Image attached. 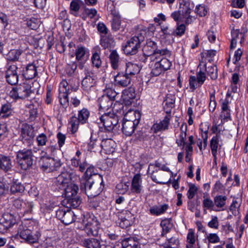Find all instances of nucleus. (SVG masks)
I'll list each match as a JSON object with an SVG mask.
<instances>
[{
  "mask_svg": "<svg viewBox=\"0 0 248 248\" xmlns=\"http://www.w3.org/2000/svg\"><path fill=\"white\" fill-rule=\"evenodd\" d=\"M104 186L101 175L98 174L91 175L88 179L82 180L80 189L88 197L93 198L98 195L102 191Z\"/></svg>",
  "mask_w": 248,
  "mask_h": 248,
  "instance_id": "nucleus-1",
  "label": "nucleus"
},
{
  "mask_svg": "<svg viewBox=\"0 0 248 248\" xmlns=\"http://www.w3.org/2000/svg\"><path fill=\"white\" fill-rule=\"evenodd\" d=\"M55 184L59 189L63 190L64 197H70L76 196L78 190V186L71 182V173L65 171L56 178Z\"/></svg>",
  "mask_w": 248,
  "mask_h": 248,
  "instance_id": "nucleus-2",
  "label": "nucleus"
},
{
  "mask_svg": "<svg viewBox=\"0 0 248 248\" xmlns=\"http://www.w3.org/2000/svg\"><path fill=\"white\" fill-rule=\"evenodd\" d=\"M145 62H158L161 56L169 54L167 49H157L156 44L154 42H149L143 48Z\"/></svg>",
  "mask_w": 248,
  "mask_h": 248,
  "instance_id": "nucleus-3",
  "label": "nucleus"
},
{
  "mask_svg": "<svg viewBox=\"0 0 248 248\" xmlns=\"http://www.w3.org/2000/svg\"><path fill=\"white\" fill-rule=\"evenodd\" d=\"M32 93L31 84L25 82L13 88L9 93V96L14 100L25 99L30 96Z\"/></svg>",
  "mask_w": 248,
  "mask_h": 248,
  "instance_id": "nucleus-4",
  "label": "nucleus"
},
{
  "mask_svg": "<svg viewBox=\"0 0 248 248\" xmlns=\"http://www.w3.org/2000/svg\"><path fill=\"white\" fill-rule=\"evenodd\" d=\"M32 152L30 149L19 150L16 153V159L18 165L24 170L31 168L33 162Z\"/></svg>",
  "mask_w": 248,
  "mask_h": 248,
  "instance_id": "nucleus-5",
  "label": "nucleus"
},
{
  "mask_svg": "<svg viewBox=\"0 0 248 248\" xmlns=\"http://www.w3.org/2000/svg\"><path fill=\"white\" fill-rule=\"evenodd\" d=\"M31 222L25 221L19 226L18 234L20 237L28 243H34L38 240L37 236L32 234L31 230Z\"/></svg>",
  "mask_w": 248,
  "mask_h": 248,
  "instance_id": "nucleus-6",
  "label": "nucleus"
},
{
  "mask_svg": "<svg viewBox=\"0 0 248 248\" xmlns=\"http://www.w3.org/2000/svg\"><path fill=\"white\" fill-rule=\"evenodd\" d=\"M99 230V222L94 216L87 218V222L85 224L84 231L88 236H98Z\"/></svg>",
  "mask_w": 248,
  "mask_h": 248,
  "instance_id": "nucleus-7",
  "label": "nucleus"
},
{
  "mask_svg": "<svg viewBox=\"0 0 248 248\" xmlns=\"http://www.w3.org/2000/svg\"><path fill=\"white\" fill-rule=\"evenodd\" d=\"M34 137V129L29 124H23L21 129V138L23 143L30 146L33 142Z\"/></svg>",
  "mask_w": 248,
  "mask_h": 248,
  "instance_id": "nucleus-8",
  "label": "nucleus"
},
{
  "mask_svg": "<svg viewBox=\"0 0 248 248\" xmlns=\"http://www.w3.org/2000/svg\"><path fill=\"white\" fill-rule=\"evenodd\" d=\"M16 223V217L13 215L4 214L0 220V232L4 233Z\"/></svg>",
  "mask_w": 248,
  "mask_h": 248,
  "instance_id": "nucleus-9",
  "label": "nucleus"
},
{
  "mask_svg": "<svg viewBox=\"0 0 248 248\" xmlns=\"http://www.w3.org/2000/svg\"><path fill=\"white\" fill-rule=\"evenodd\" d=\"M57 217L65 225H68L73 222L74 220V213L70 210L65 211L60 209L56 212Z\"/></svg>",
  "mask_w": 248,
  "mask_h": 248,
  "instance_id": "nucleus-10",
  "label": "nucleus"
},
{
  "mask_svg": "<svg viewBox=\"0 0 248 248\" xmlns=\"http://www.w3.org/2000/svg\"><path fill=\"white\" fill-rule=\"evenodd\" d=\"M140 47V44L132 37L126 42L123 50L125 54L133 55L138 52Z\"/></svg>",
  "mask_w": 248,
  "mask_h": 248,
  "instance_id": "nucleus-11",
  "label": "nucleus"
},
{
  "mask_svg": "<svg viewBox=\"0 0 248 248\" xmlns=\"http://www.w3.org/2000/svg\"><path fill=\"white\" fill-rule=\"evenodd\" d=\"M17 67L15 64L9 66L5 73V78L7 82L11 85L16 84L18 80L17 75Z\"/></svg>",
  "mask_w": 248,
  "mask_h": 248,
  "instance_id": "nucleus-12",
  "label": "nucleus"
},
{
  "mask_svg": "<svg viewBox=\"0 0 248 248\" xmlns=\"http://www.w3.org/2000/svg\"><path fill=\"white\" fill-rule=\"evenodd\" d=\"M167 115L164 119L159 123L155 124L152 127L154 133L165 130L168 129L170 119L171 118L170 111H167Z\"/></svg>",
  "mask_w": 248,
  "mask_h": 248,
  "instance_id": "nucleus-13",
  "label": "nucleus"
},
{
  "mask_svg": "<svg viewBox=\"0 0 248 248\" xmlns=\"http://www.w3.org/2000/svg\"><path fill=\"white\" fill-rule=\"evenodd\" d=\"M46 154V153L42 151V156L39 161V164L41 169L45 172H52V168L50 167L51 163H53L52 162V157L47 156H45Z\"/></svg>",
  "mask_w": 248,
  "mask_h": 248,
  "instance_id": "nucleus-14",
  "label": "nucleus"
},
{
  "mask_svg": "<svg viewBox=\"0 0 248 248\" xmlns=\"http://www.w3.org/2000/svg\"><path fill=\"white\" fill-rule=\"evenodd\" d=\"M124 103L126 106L132 104L133 100L136 97L135 90L133 87H129L124 90L122 94Z\"/></svg>",
  "mask_w": 248,
  "mask_h": 248,
  "instance_id": "nucleus-15",
  "label": "nucleus"
},
{
  "mask_svg": "<svg viewBox=\"0 0 248 248\" xmlns=\"http://www.w3.org/2000/svg\"><path fill=\"white\" fill-rule=\"evenodd\" d=\"M142 189V178L140 174H135L132 180L131 191L132 193L140 194Z\"/></svg>",
  "mask_w": 248,
  "mask_h": 248,
  "instance_id": "nucleus-16",
  "label": "nucleus"
},
{
  "mask_svg": "<svg viewBox=\"0 0 248 248\" xmlns=\"http://www.w3.org/2000/svg\"><path fill=\"white\" fill-rule=\"evenodd\" d=\"M166 241L163 245L164 248H178L180 242L178 237V234L174 232L171 235H168Z\"/></svg>",
  "mask_w": 248,
  "mask_h": 248,
  "instance_id": "nucleus-17",
  "label": "nucleus"
},
{
  "mask_svg": "<svg viewBox=\"0 0 248 248\" xmlns=\"http://www.w3.org/2000/svg\"><path fill=\"white\" fill-rule=\"evenodd\" d=\"M62 203L64 206L68 208H76L78 207L81 203L80 198L77 195L70 197H66L63 200Z\"/></svg>",
  "mask_w": 248,
  "mask_h": 248,
  "instance_id": "nucleus-18",
  "label": "nucleus"
},
{
  "mask_svg": "<svg viewBox=\"0 0 248 248\" xmlns=\"http://www.w3.org/2000/svg\"><path fill=\"white\" fill-rule=\"evenodd\" d=\"M140 119V113L134 110H129L124 115L123 120L131 121L135 124L138 125Z\"/></svg>",
  "mask_w": 248,
  "mask_h": 248,
  "instance_id": "nucleus-19",
  "label": "nucleus"
},
{
  "mask_svg": "<svg viewBox=\"0 0 248 248\" xmlns=\"http://www.w3.org/2000/svg\"><path fill=\"white\" fill-rule=\"evenodd\" d=\"M111 14L112 16L111 23V30L113 31H117L121 28V16L115 10H112Z\"/></svg>",
  "mask_w": 248,
  "mask_h": 248,
  "instance_id": "nucleus-20",
  "label": "nucleus"
},
{
  "mask_svg": "<svg viewBox=\"0 0 248 248\" xmlns=\"http://www.w3.org/2000/svg\"><path fill=\"white\" fill-rule=\"evenodd\" d=\"M160 226L162 227V232L161 236L167 237L168 235H171L175 232L172 230V224L169 219H164L161 221Z\"/></svg>",
  "mask_w": 248,
  "mask_h": 248,
  "instance_id": "nucleus-21",
  "label": "nucleus"
},
{
  "mask_svg": "<svg viewBox=\"0 0 248 248\" xmlns=\"http://www.w3.org/2000/svg\"><path fill=\"white\" fill-rule=\"evenodd\" d=\"M102 133L101 135L102 138V141L100 144L101 147V150L100 151V154L101 155L104 157V159L107 160L108 158V136L107 132H101Z\"/></svg>",
  "mask_w": 248,
  "mask_h": 248,
  "instance_id": "nucleus-22",
  "label": "nucleus"
},
{
  "mask_svg": "<svg viewBox=\"0 0 248 248\" xmlns=\"http://www.w3.org/2000/svg\"><path fill=\"white\" fill-rule=\"evenodd\" d=\"M23 76L27 79H32L37 75V67L33 63L28 64L23 72Z\"/></svg>",
  "mask_w": 248,
  "mask_h": 248,
  "instance_id": "nucleus-23",
  "label": "nucleus"
},
{
  "mask_svg": "<svg viewBox=\"0 0 248 248\" xmlns=\"http://www.w3.org/2000/svg\"><path fill=\"white\" fill-rule=\"evenodd\" d=\"M199 71L196 74V79L199 86H201L205 80H206V77L204 73V70H206V63L204 62H200L198 66Z\"/></svg>",
  "mask_w": 248,
  "mask_h": 248,
  "instance_id": "nucleus-24",
  "label": "nucleus"
},
{
  "mask_svg": "<svg viewBox=\"0 0 248 248\" xmlns=\"http://www.w3.org/2000/svg\"><path fill=\"white\" fill-rule=\"evenodd\" d=\"M227 198L225 196L217 195L214 198V203L216 212L223 211L226 204Z\"/></svg>",
  "mask_w": 248,
  "mask_h": 248,
  "instance_id": "nucleus-25",
  "label": "nucleus"
},
{
  "mask_svg": "<svg viewBox=\"0 0 248 248\" xmlns=\"http://www.w3.org/2000/svg\"><path fill=\"white\" fill-rule=\"evenodd\" d=\"M122 131L123 133L127 136L132 135L138 125L132 123L131 121L123 120Z\"/></svg>",
  "mask_w": 248,
  "mask_h": 248,
  "instance_id": "nucleus-26",
  "label": "nucleus"
},
{
  "mask_svg": "<svg viewBox=\"0 0 248 248\" xmlns=\"http://www.w3.org/2000/svg\"><path fill=\"white\" fill-rule=\"evenodd\" d=\"M99 112L100 114L101 112H105L108 110V94L106 92V94L99 98Z\"/></svg>",
  "mask_w": 248,
  "mask_h": 248,
  "instance_id": "nucleus-27",
  "label": "nucleus"
},
{
  "mask_svg": "<svg viewBox=\"0 0 248 248\" xmlns=\"http://www.w3.org/2000/svg\"><path fill=\"white\" fill-rule=\"evenodd\" d=\"M125 216H122L119 222V225L122 228H126L131 225L133 218V216L129 211H125Z\"/></svg>",
  "mask_w": 248,
  "mask_h": 248,
  "instance_id": "nucleus-28",
  "label": "nucleus"
},
{
  "mask_svg": "<svg viewBox=\"0 0 248 248\" xmlns=\"http://www.w3.org/2000/svg\"><path fill=\"white\" fill-rule=\"evenodd\" d=\"M109 62L111 66L114 70L119 68L121 60L119 55L116 50H113L109 54Z\"/></svg>",
  "mask_w": 248,
  "mask_h": 248,
  "instance_id": "nucleus-29",
  "label": "nucleus"
},
{
  "mask_svg": "<svg viewBox=\"0 0 248 248\" xmlns=\"http://www.w3.org/2000/svg\"><path fill=\"white\" fill-rule=\"evenodd\" d=\"M147 33V29L142 26H138L137 27L135 35L132 37L135 40L141 44L145 39Z\"/></svg>",
  "mask_w": 248,
  "mask_h": 248,
  "instance_id": "nucleus-30",
  "label": "nucleus"
},
{
  "mask_svg": "<svg viewBox=\"0 0 248 248\" xmlns=\"http://www.w3.org/2000/svg\"><path fill=\"white\" fill-rule=\"evenodd\" d=\"M115 81L122 86H126L130 83V77L126 74L118 73L116 76H113Z\"/></svg>",
  "mask_w": 248,
  "mask_h": 248,
  "instance_id": "nucleus-31",
  "label": "nucleus"
},
{
  "mask_svg": "<svg viewBox=\"0 0 248 248\" xmlns=\"http://www.w3.org/2000/svg\"><path fill=\"white\" fill-rule=\"evenodd\" d=\"M140 71V67L136 64L128 62L126 63L125 68V74L131 77L139 73Z\"/></svg>",
  "mask_w": 248,
  "mask_h": 248,
  "instance_id": "nucleus-32",
  "label": "nucleus"
},
{
  "mask_svg": "<svg viewBox=\"0 0 248 248\" xmlns=\"http://www.w3.org/2000/svg\"><path fill=\"white\" fill-rule=\"evenodd\" d=\"M169 205L163 204L159 206L155 205L150 209V212L153 215L158 216L164 214L169 208Z\"/></svg>",
  "mask_w": 248,
  "mask_h": 248,
  "instance_id": "nucleus-33",
  "label": "nucleus"
},
{
  "mask_svg": "<svg viewBox=\"0 0 248 248\" xmlns=\"http://www.w3.org/2000/svg\"><path fill=\"white\" fill-rule=\"evenodd\" d=\"M82 245L86 248H100V243L95 238L85 239L82 241Z\"/></svg>",
  "mask_w": 248,
  "mask_h": 248,
  "instance_id": "nucleus-34",
  "label": "nucleus"
},
{
  "mask_svg": "<svg viewBox=\"0 0 248 248\" xmlns=\"http://www.w3.org/2000/svg\"><path fill=\"white\" fill-rule=\"evenodd\" d=\"M122 245L123 248H140L139 242L132 238H126L123 240Z\"/></svg>",
  "mask_w": 248,
  "mask_h": 248,
  "instance_id": "nucleus-35",
  "label": "nucleus"
},
{
  "mask_svg": "<svg viewBox=\"0 0 248 248\" xmlns=\"http://www.w3.org/2000/svg\"><path fill=\"white\" fill-rule=\"evenodd\" d=\"M12 167L11 160L9 157L0 155V169L7 171Z\"/></svg>",
  "mask_w": 248,
  "mask_h": 248,
  "instance_id": "nucleus-36",
  "label": "nucleus"
},
{
  "mask_svg": "<svg viewBox=\"0 0 248 248\" xmlns=\"http://www.w3.org/2000/svg\"><path fill=\"white\" fill-rule=\"evenodd\" d=\"M219 136L217 135L212 138L210 141V147L212 154L214 156V160L216 162L217 150L218 148Z\"/></svg>",
  "mask_w": 248,
  "mask_h": 248,
  "instance_id": "nucleus-37",
  "label": "nucleus"
},
{
  "mask_svg": "<svg viewBox=\"0 0 248 248\" xmlns=\"http://www.w3.org/2000/svg\"><path fill=\"white\" fill-rule=\"evenodd\" d=\"M102 113L104 114L100 118L101 121V124L99 126L100 131L101 132H107L108 130V126L106 125V123L108 120V112L105 111V112H101Z\"/></svg>",
  "mask_w": 248,
  "mask_h": 248,
  "instance_id": "nucleus-38",
  "label": "nucleus"
},
{
  "mask_svg": "<svg viewBox=\"0 0 248 248\" xmlns=\"http://www.w3.org/2000/svg\"><path fill=\"white\" fill-rule=\"evenodd\" d=\"M13 109L10 104L6 103L2 105L0 110V116L2 118H6L12 114Z\"/></svg>",
  "mask_w": 248,
  "mask_h": 248,
  "instance_id": "nucleus-39",
  "label": "nucleus"
},
{
  "mask_svg": "<svg viewBox=\"0 0 248 248\" xmlns=\"http://www.w3.org/2000/svg\"><path fill=\"white\" fill-rule=\"evenodd\" d=\"M118 122V117L116 114L109 116V122L111 123V125H109V128H111L112 132L114 133L117 132L120 127Z\"/></svg>",
  "mask_w": 248,
  "mask_h": 248,
  "instance_id": "nucleus-40",
  "label": "nucleus"
},
{
  "mask_svg": "<svg viewBox=\"0 0 248 248\" xmlns=\"http://www.w3.org/2000/svg\"><path fill=\"white\" fill-rule=\"evenodd\" d=\"M163 173L160 172H158L157 170H153L152 173H151V177L152 180L158 184H166L168 183L167 181H163L162 176Z\"/></svg>",
  "mask_w": 248,
  "mask_h": 248,
  "instance_id": "nucleus-41",
  "label": "nucleus"
},
{
  "mask_svg": "<svg viewBox=\"0 0 248 248\" xmlns=\"http://www.w3.org/2000/svg\"><path fill=\"white\" fill-rule=\"evenodd\" d=\"M186 128L187 126L186 125L185 126V127H184L183 125L181 126V133L179 136V139L176 140V141L178 146H184L185 144V139L186 136Z\"/></svg>",
  "mask_w": 248,
  "mask_h": 248,
  "instance_id": "nucleus-42",
  "label": "nucleus"
},
{
  "mask_svg": "<svg viewBox=\"0 0 248 248\" xmlns=\"http://www.w3.org/2000/svg\"><path fill=\"white\" fill-rule=\"evenodd\" d=\"M90 112L86 108H83L78 111V118L80 124H84L86 123L89 117Z\"/></svg>",
  "mask_w": 248,
  "mask_h": 248,
  "instance_id": "nucleus-43",
  "label": "nucleus"
},
{
  "mask_svg": "<svg viewBox=\"0 0 248 248\" xmlns=\"http://www.w3.org/2000/svg\"><path fill=\"white\" fill-rule=\"evenodd\" d=\"M41 25L40 19L32 17L27 21V25L31 29L36 30Z\"/></svg>",
  "mask_w": 248,
  "mask_h": 248,
  "instance_id": "nucleus-44",
  "label": "nucleus"
},
{
  "mask_svg": "<svg viewBox=\"0 0 248 248\" xmlns=\"http://www.w3.org/2000/svg\"><path fill=\"white\" fill-rule=\"evenodd\" d=\"M21 52L17 49L10 50L7 55V60L9 61L15 62L17 61L20 56Z\"/></svg>",
  "mask_w": 248,
  "mask_h": 248,
  "instance_id": "nucleus-45",
  "label": "nucleus"
},
{
  "mask_svg": "<svg viewBox=\"0 0 248 248\" xmlns=\"http://www.w3.org/2000/svg\"><path fill=\"white\" fill-rule=\"evenodd\" d=\"M179 11L183 16H187L191 13V9L189 7V3L188 2L181 3L180 4Z\"/></svg>",
  "mask_w": 248,
  "mask_h": 248,
  "instance_id": "nucleus-46",
  "label": "nucleus"
},
{
  "mask_svg": "<svg viewBox=\"0 0 248 248\" xmlns=\"http://www.w3.org/2000/svg\"><path fill=\"white\" fill-rule=\"evenodd\" d=\"M206 71L207 75L210 77L212 79H216L217 78V70L216 65H211L206 67Z\"/></svg>",
  "mask_w": 248,
  "mask_h": 248,
  "instance_id": "nucleus-47",
  "label": "nucleus"
},
{
  "mask_svg": "<svg viewBox=\"0 0 248 248\" xmlns=\"http://www.w3.org/2000/svg\"><path fill=\"white\" fill-rule=\"evenodd\" d=\"M94 79L90 75H87L82 81V85L85 89H87L93 86Z\"/></svg>",
  "mask_w": 248,
  "mask_h": 248,
  "instance_id": "nucleus-48",
  "label": "nucleus"
},
{
  "mask_svg": "<svg viewBox=\"0 0 248 248\" xmlns=\"http://www.w3.org/2000/svg\"><path fill=\"white\" fill-rule=\"evenodd\" d=\"M230 96V93H227V97ZM229 104V100L227 98H226L222 102L221 108L222 110V112L225 113L226 115H224V117L226 118H228L230 117V110L229 108L228 105Z\"/></svg>",
  "mask_w": 248,
  "mask_h": 248,
  "instance_id": "nucleus-49",
  "label": "nucleus"
},
{
  "mask_svg": "<svg viewBox=\"0 0 248 248\" xmlns=\"http://www.w3.org/2000/svg\"><path fill=\"white\" fill-rule=\"evenodd\" d=\"M25 187L21 183L14 182L11 186V191L13 193L22 192L24 191Z\"/></svg>",
  "mask_w": 248,
  "mask_h": 248,
  "instance_id": "nucleus-50",
  "label": "nucleus"
},
{
  "mask_svg": "<svg viewBox=\"0 0 248 248\" xmlns=\"http://www.w3.org/2000/svg\"><path fill=\"white\" fill-rule=\"evenodd\" d=\"M177 26L175 31H172V35L176 36H181L186 31V26L184 24H177Z\"/></svg>",
  "mask_w": 248,
  "mask_h": 248,
  "instance_id": "nucleus-51",
  "label": "nucleus"
},
{
  "mask_svg": "<svg viewBox=\"0 0 248 248\" xmlns=\"http://www.w3.org/2000/svg\"><path fill=\"white\" fill-rule=\"evenodd\" d=\"M203 207L207 209L215 211L214 201H213L209 198H204L202 202Z\"/></svg>",
  "mask_w": 248,
  "mask_h": 248,
  "instance_id": "nucleus-52",
  "label": "nucleus"
},
{
  "mask_svg": "<svg viewBox=\"0 0 248 248\" xmlns=\"http://www.w3.org/2000/svg\"><path fill=\"white\" fill-rule=\"evenodd\" d=\"M129 189V186L126 183L120 182L116 186V190L119 194L125 193Z\"/></svg>",
  "mask_w": 248,
  "mask_h": 248,
  "instance_id": "nucleus-53",
  "label": "nucleus"
},
{
  "mask_svg": "<svg viewBox=\"0 0 248 248\" xmlns=\"http://www.w3.org/2000/svg\"><path fill=\"white\" fill-rule=\"evenodd\" d=\"M71 126V131L73 133L77 132L79 124L80 123L79 120L76 116H72L70 118L69 122Z\"/></svg>",
  "mask_w": 248,
  "mask_h": 248,
  "instance_id": "nucleus-54",
  "label": "nucleus"
},
{
  "mask_svg": "<svg viewBox=\"0 0 248 248\" xmlns=\"http://www.w3.org/2000/svg\"><path fill=\"white\" fill-rule=\"evenodd\" d=\"M68 93H59V98L61 105L63 108H66L69 105Z\"/></svg>",
  "mask_w": 248,
  "mask_h": 248,
  "instance_id": "nucleus-55",
  "label": "nucleus"
},
{
  "mask_svg": "<svg viewBox=\"0 0 248 248\" xmlns=\"http://www.w3.org/2000/svg\"><path fill=\"white\" fill-rule=\"evenodd\" d=\"M164 71L168 70L171 65V62L166 58H162L157 62Z\"/></svg>",
  "mask_w": 248,
  "mask_h": 248,
  "instance_id": "nucleus-56",
  "label": "nucleus"
},
{
  "mask_svg": "<svg viewBox=\"0 0 248 248\" xmlns=\"http://www.w3.org/2000/svg\"><path fill=\"white\" fill-rule=\"evenodd\" d=\"M69 89L70 86L67 81L65 80H62L60 84L59 93L69 94Z\"/></svg>",
  "mask_w": 248,
  "mask_h": 248,
  "instance_id": "nucleus-57",
  "label": "nucleus"
},
{
  "mask_svg": "<svg viewBox=\"0 0 248 248\" xmlns=\"http://www.w3.org/2000/svg\"><path fill=\"white\" fill-rule=\"evenodd\" d=\"M195 12L200 16H204L207 13V10L204 5H199L196 7Z\"/></svg>",
  "mask_w": 248,
  "mask_h": 248,
  "instance_id": "nucleus-58",
  "label": "nucleus"
},
{
  "mask_svg": "<svg viewBox=\"0 0 248 248\" xmlns=\"http://www.w3.org/2000/svg\"><path fill=\"white\" fill-rule=\"evenodd\" d=\"M84 14L90 19L94 18L97 14V10L94 8H85L84 11Z\"/></svg>",
  "mask_w": 248,
  "mask_h": 248,
  "instance_id": "nucleus-59",
  "label": "nucleus"
},
{
  "mask_svg": "<svg viewBox=\"0 0 248 248\" xmlns=\"http://www.w3.org/2000/svg\"><path fill=\"white\" fill-rule=\"evenodd\" d=\"M164 72V70L162 69V67H161V66L156 62L155 64L154 67L152 70L151 74L154 76H158Z\"/></svg>",
  "mask_w": 248,
  "mask_h": 248,
  "instance_id": "nucleus-60",
  "label": "nucleus"
},
{
  "mask_svg": "<svg viewBox=\"0 0 248 248\" xmlns=\"http://www.w3.org/2000/svg\"><path fill=\"white\" fill-rule=\"evenodd\" d=\"M197 191V187L193 184H190L189 185V189L187 192V198L190 200L193 198Z\"/></svg>",
  "mask_w": 248,
  "mask_h": 248,
  "instance_id": "nucleus-61",
  "label": "nucleus"
},
{
  "mask_svg": "<svg viewBox=\"0 0 248 248\" xmlns=\"http://www.w3.org/2000/svg\"><path fill=\"white\" fill-rule=\"evenodd\" d=\"M92 61L93 65L97 68H98L101 64V61L100 60V56L96 52L93 54L92 57Z\"/></svg>",
  "mask_w": 248,
  "mask_h": 248,
  "instance_id": "nucleus-62",
  "label": "nucleus"
},
{
  "mask_svg": "<svg viewBox=\"0 0 248 248\" xmlns=\"http://www.w3.org/2000/svg\"><path fill=\"white\" fill-rule=\"evenodd\" d=\"M36 140L38 146H44L46 144L47 139L46 136L42 133L37 137Z\"/></svg>",
  "mask_w": 248,
  "mask_h": 248,
  "instance_id": "nucleus-63",
  "label": "nucleus"
},
{
  "mask_svg": "<svg viewBox=\"0 0 248 248\" xmlns=\"http://www.w3.org/2000/svg\"><path fill=\"white\" fill-rule=\"evenodd\" d=\"M75 54L77 60L80 61L82 60L85 54V48L83 47H78L76 50Z\"/></svg>",
  "mask_w": 248,
  "mask_h": 248,
  "instance_id": "nucleus-64",
  "label": "nucleus"
}]
</instances>
